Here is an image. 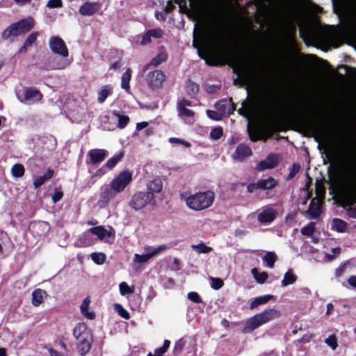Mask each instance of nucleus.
I'll return each instance as SVG.
<instances>
[{
	"mask_svg": "<svg viewBox=\"0 0 356 356\" xmlns=\"http://www.w3.org/2000/svg\"><path fill=\"white\" fill-rule=\"evenodd\" d=\"M119 291L121 296L133 294L135 291L134 286H129L127 282H122L119 284Z\"/></svg>",
	"mask_w": 356,
	"mask_h": 356,
	"instance_id": "nucleus-31",
	"label": "nucleus"
},
{
	"mask_svg": "<svg viewBox=\"0 0 356 356\" xmlns=\"http://www.w3.org/2000/svg\"><path fill=\"white\" fill-rule=\"evenodd\" d=\"M334 309V306L332 303H328L327 305V311L326 314L329 315Z\"/></svg>",
	"mask_w": 356,
	"mask_h": 356,
	"instance_id": "nucleus-62",
	"label": "nucleus"
},
{
	"mask_svg": "<svg viewBox=\"0 0 356 356\" xmlns=\"http://www.w3.org/2000/svg\"><path fill=\"white\" fill-rule=\"evenodd\" d=\"M47 6L50 8H60L62 6L61 0H49Z\"/></svg>",
	"mask_w": 356,
	"mask_h": 356,
	"instance_id": "nucleus-52",
	"label": "nucleus"
},
{
	"mask_svg": "<svg viewBox=\"0 0 356 356\" xmlns=\"http://www.w3.org/2000/svg\"><path fill=\"white\" fill-rule=\"evenodd\" d=\"M147 192L153 196L154 193H159L163 189V182L161 179L156 178L147 184Z\"/></svg>",
	"mask_w": 356,
	"mask_h": 356,
	"instance_id": "nucleus-17",
	"label": "nucleus"
},
{
	"mask_svg": "<svg viewBox=\"0 0 356 356\" xmlns=\"http://www.w3.org/2000/svg\"><path fill=\"white\" fill-rule=\"evenodd\" d=\"M273 298V296L271 295H265L262 296H259L257 298H255L250 304V308L252 309H255L258 306L261 305H264L266 302H268L269 300Z\"/></svg>",
	"mask_w": 356,
	"mask_h": 356,
	"instance_id": "nucleus-28",
	"label": "nucleus"
},
{
	"mask_svg": "<svg viewBox=\"0 0 356 356\" xmlns=\"http://www.w3.org/2000/svg\"><path fill=\"white\" fill-rule=\"evenodd\" d=\"M187 88L188 90H191L192 92H196L199 90L198 86L193 82H188Z\"/></svg>",
	"mask_w": 356,
	"mask_h": 356,
	"instance_id": "nucleus-56",
	"label": "nucleus"
},
{
	"mask_svg": "<svg viewBox=\"0 0 356 356\" xmlns=\"http://www.w3.org/2000/svg\"><path fill=\"white\" fill-rule=\"evenodd\" d=\"M24 96L26 101L30 103L38 102L42 99V95L40 92L32 88L27 89Z\"/></svg>",
	"mask_w": 356,
	"mask_h": 356,
	"instance_id": "nucleus-23",
	"label": "nucleus"
},
{
	"mask_svg": "<svg viewBox=\"0 0 356 356\" xmlns=\"http://www.w3.org/2000/svg\"><path fill=\"white\" fill-rule=\"evenodd\" d=\"M166 248L165 245H161L158 247L149 249V250L145 254H135L134 256V261L137 264L147 263L149 259L164 251Z\"/></svg>",
	"mask_w": 356,
	"mask_h": 356,
	"instance_id": "nucleus-9",
	"label": "nucleus"
},
{
	"mask_svg": "<svg viewBox=\"0 0 356 356\" xmlns=\"http://www.w3.org/2000/svg\"><path fill=\"white\" fill-rule=\"evenodd\" d=\"M113 114L118 118L117 127L119 129H124L129 122V118L127 115H121L120 113L114 111Z\"/></svg>",
	"mask_w": 356,
	"mask_h": 356,
	"instance_id": "nucleus-33",
	"label": "nucleus"
},
{
	"mask_svg": "<svg viewBox=\"0 0 356 356\" xmlns=\"http://www.w3.org/2000/svg\"><path fill=\"white\" fill-rule=\"evenodd\" d=\"M92 260L98 265L103 264L106 260V255L102 252H94L91 254Z\"/></svg>",
	"mask_w": 356,
	"mask_h": 356,
	"instance_id": "nucleus-41",
	"label": "nucleus"
},
{
	"mask_svg": "<svg viewBox=\"0 0 356 356\" xmlns=\"http://www.w3.org/2000/svg\"><path fill=\"white\" fill-rule=\"evenodd\" d=\"M107 155V151L102 149H93L88 152L89 163L91 164H96L103 161Z\"/></svg>",
	"mask_w": 356,
	"mask_h": 356,
	"instance_id": "nucleus-13",
	"label": "nucleus"
},
{
	"mask_svg": "<svg viewBox=\"0 0 356 356\" xmlns=\"http://www.w3.org/2000/svg\"><path fill=\"white\" fill-rule=\"evenodd\" d=\"M296 276L293 274V270L289 269L284 275L282 280V285L283 286H286L288 285L293 284L296 282Z\"/></svg>",
	"mask_w": 356,
	"mask_h": 356,
	"instance_id": "nucleus-30",
	"label": "nucleus"
},
{
	"mask_svg": "<svg viewBox=\"0 0 356 356\" xmlns=\"http://www.w3.org/2000/svg\"><path fill=\"white\" fill-rule=\"evenodd\" d=\"M132 181V173L124 170L116 175L110 182L109 187L115 193H122Z\"/></svg>",
	"mask_w": 356,
	"mask_h": 356,
	"instance_id": "nucleus-6",
	"label": "nucleus"
},
{
	"mask_svg": "<svg viewBox=\"0 0 356 356\" xmlns=\"http://www.w3.org/2000/svg\"><path fill=\"white\" fill-rule=\"evenodd\" d=\"M321 202L319 199H313L309 205V209L306 212L312 218H317L321 212Z\"/></svg>",
	"mask_w": 356,
	"mask_h": 356,
	"instance_id": "nucleus-18",
	"label": "nucleus"
},
{
	"mask_svg": "<svg viewBox=\"0 0 356 356\" xmlns=\"http://www.w3.org/2000/svg\"><path fill=\"white\" fill-rule=\"evenodd\" d=\"M154 197L149 193L138 191L135 193L129 202L130 208L136 211H140L149 205Z\"/></svg>",
	"mask_w": 356,
	"mask_h": 356,
	"instance_id": "nucleus-7",
	"label": "nucleus"
},
{
	"mask_svg": "<svg viewBox=\"0 0 356 356\" xmlns=\"http://www.w3.org/2000/svg\"><path fill=\"white\" fill-rule=\"evenodd\" d=\"M210 280L211 286L215 290L220 289L223 286V281L220 278L211 277Z\"/></svg>",
	"mask_w": 356,
	"mask_h": 356,
	"instance_id": "nucleus-46",
	"label": "nucleus"
},
{
	"mask_svg": "<svg viewBox=\"0 0 356 356\" xmlns=\"http://www.w3.org/2000/svg\"><path fill=\"white\" fill-rule=\"evenodd\" d=\"M53 173H54L53 170L48 169L47 170V172L42 176H39L38 177H37L33 182V185H34L35 188H39L42 184H44V183L47 179H51L53 176Z\"/></svg>",
	"mask_w": 356,
	"mask_h": 356,
	"instance_id": "nucleus-27",
	"label": "nucleus"
},
{
	"mask_svg": "<svg viewBox=\"0 0 356 356\" xmlns=\"http://www.w3.org/2000/svg\"><path fill=\"white\" fill-rule=\"evenodd\" d=\"M254 278L259 284H263L267 280L268 275L266 272H259L256 268L251 270Z\"/></svg>",
	"mask_w": 356,
	"mask_h": 356,
	"instance_id": "nucleus-34",
	"label": "nucleus"
},
{
	"mask_svg": "<svg viewBox=\"0 0 356 356\" xmlns=\"http://www.w3.org/2000/svg\"><path fill=\"white\" fill-rule=\"evenodd\" d=\"M152 38H160L163 36V32L160 29H151L147 31Z\"/></svg>",
	"mask_w": 356,
	"mask_h": 356,
	"instance_id": "nucleus-49",
	"label": "nucleus"
},
{
	"mask_svg": "<svg viewBox=\"0 0 356 356\" xmlns=\"http://www.w3.org/2000/svg\"><path fill=\"white\" fill-rule=\"evenodd\" d=\"M230 59H231V62L236 65H239V62H240V56L236 54V53H232V54L230 55Z\"/></svg>",
	"mask_w": 356,
	"mask_h": 356,
	"instance_id": "nucleus-55",
	"label": "nucleus"
},
{
	"mask_svg": "<svg viewBox=\"0 0 356 356\" xmlns=\"http://www.w3.org/2000/svg\"><path fill=\"white\" fill-rule=\"evenodd\" d=\"M122 66V64L120 61H115L113 63H112L110 66V68L113 70H119Z\"/></svg>",
	"mask_w": 356,
	"mask_h": 356,
	"instance_id": "nucleus-60",
	"label": "nucleus"
},
{
	"mask_svg": "<svg viewBox=\"0 0 356 356\" xmlns=\"http://www.w3.org/2000/svg\"><path fill=\"white\" fill-rule=\"evenodd\" d=\"M152 42V38L149 36L148 31H147L142 38L140 41L141 45H146Z\"/></svg>",
	"mask_w": 356,
	"mask_h": 356,
	"instance_id": "nucleus-53",
	"label": "nucleus"
},
{
	"mask_svg": "<svg viewBox=\"0 0 356 356\" xmlns=\"http://www.w3.org/2000/svg\"><path fill=\"white\" fill-rule=\"evenodd\" d=\"M77 341L78 350L79 353L82 356L86 355L90 350L92 337L89 339L83 338L81 340H79Z\"/></svg>",
	"mask_w": 356,
	"mask_h": 356,
	"instance_id": "nucleus-20",
	"label": "nucleus"
},
{
	"mask_svg": "<svg viewBox=\"0 0 356 356\" xmlns=\"http://www.w3.org/2000/svg\"><path fill=\"white\" fill-rule=\"evenodd\" d=\"M49 47L54 54L63 56H67V48L63 39L57 36H52L49 38Z\"/></svg>",
	"mask_w": 356,
	"mask_h": 356,
	"instance_id": "nucleus-10",
	"label": "nucleus"
},
{
	"mask_svg": "<svg viewBox=\"0 0 356 356\" xmlns=\"http://www.w3.org/2000/svg\"><path fill=\"white\" fill-rule=\"evenodd\" d=\"M325 343L332 350H335L338 346L337 337L334 335H330L325 339Z\"/></svg>",
	"mask_w": 356,
	"mask_h": 356,
	"instance_id": "nucleus-44",
	"label": "nucleus"
},
{
	"mask_svg": "<svg viewBox=\"0 0 356 356\" xmlns=\"http://www.w3.org/2000/svg\"><path fill=\"white\" fill-rule=\"evenodd\" d=\"M348 282L352 287H356V276H351L348 278Z\"/></svg>",
	"mask_w": 356,
	"mask_h": 356,
	"instance_id": "nucleus-61",
	"label": "nucleus"
},
{
	"mask_svg": "<svg viewBox=\"0 0 356 356\" xmlns=\"http://www.w3.org/2000/svg\"><path fill=\"white\" fill-rule=\"evenodd\" d=\"M34 25V21L32 18L22 19L17 22L11 24L8 28L3 31L2 37L7 39L10 36H18L21 34L29 31Z\"/></svg>",
	"mask_w": 356,
	"mask_h": 356,
	"instance_id": "nucleus-5",
	"label": "nucleus"
},
{
	"mask_svg": "<svg viewBox=\"0 0 356 356\" xmlns=\"http://www.w3.org/2000/svg\"><path fill=\"white\" fill-rule=\"evenodd\" d=\"M90 304V298L89 297L86 298L83 300V302L80 306V310H81V314L85 317H86L88 319L92 320L95 317V314L92 311H90V312L88 311Z\"/></svg>",
	"mask_w": 356,
	"mask_h": 356,
	"instance_id": "nucleus-21",
	"label": "nucleus"
},
{
	"mask_svg": "<svg viewBox=\"0 0 356 356\" xmlns=\"http://www.w3.org/2000/svg\"><path fill=\"white\" fill-rule=\"evenodd\" d=\"M73 334L77 341L81 340L83 338L89 339L92 337L90 331L87 328L86 325L84 323H79L74 327Z\"/></svg>",
	"mask_w": 356,
	"mask_h": 356,
	"instance_id": "nucleus-16",
	"label": "nucleus"
},
{
	"mask_svg": "<svg viewBox=\"0 0 356 356\" xmlns=\"http://www.w3.org/2000/svg\"><path fill=\"white\" fill-rule=\"evenodd\" d=\"M188 298L193 302L200 303L202 300L200 296L196 292H190L188 293Z\"/></svg>",
	"mask_w": 356,
	"mask_h": 356,
	"instance_id": "nucleus-51",
	"label": "nucleus"
},
{
	"mask_svg": "<svg viewBox=\"0 0 356 356\" xmlns=\"http://www.w3.org/2000/svg\"><path fill=\"white\" fill-rule=\"evenodd\" d=\"M25 169L22 164H15L11 168V174L15 178L22 177L24 175Z\"/></svg>",
	"mask_w": 356,
	"mask_h": 356,
	"instance_id": "nucleus-37",
	"label": "nucleus"
},
{
	"mask_svg": "<svg viewBox=\"0 0 356 356\" xmlns=\"http://www.w3.org/2000/svg\"><path fill=\"white\" fill-rule=\"evenodd\" d=\"M46 296V292L41 289L35 290L32 293V304L34 306H38L43 300L44 297Z\"/></svg>",
	"mask_w": 356,
	"mask_h": 356,
	"instance_id": "nucleus-29",
	"label": "nucleus"
},
{
	"mask_svg": "<svg viewBox=\"0 0 356 356\" xmlns=\"http://www.w3.org/2000/svg\"><path fill=\"white\" fill-rule=\"evenodd\" d=\"M167 59V54L165 51H161L156 56L152 58L149 65L157 66Z\"/></svg>",
	"mask_w": 356,
	"mask_h": 356,
	"instance_id": "nucleus-40",
	"label": "nucleus"
},
{
	"mask_svg": "<svg viewBox=\"0 0 356 356\" xmlns=\"http://www.w3.org/2000/svg\"><path fill=\"white\" fill-rule=\"evenodd\" d=\"M193 46L203 58L220 54L225 47L223 35L220 30L213 27L202 26L197 30L195 24Z\"/></svg>",
	"mask_w": 356,
	"mask_h": 356,
	"instance_id": "nucleus-1",
	"label": "nucleus"
},
{
	"mask_svg": "<svg viewBox=\"0 0 356 356\" xmlns=\"http://www.w3.org/2000/svg\"><path fill=\"white\" fill-rule=\"evenodd\" d=\"M337 180L343 207H349L348 215L356 218V165L343 166L338 172Z\"/></svg>",
	"mask_w": 356,
	"mask_h": 356,
	"instance_id": "nucleus-2",
	"label": "nucleus"
},
{
	"mask_svg": "<svg viewBox=\"0 0 356 356\" xmlns=\"http://www.w3.org/2000/svg\"><path fill=\"white\" fill-rule=\"evenodd\" d=\"M277 256L273 252H267L263 258L264 261L266 263L267 266L270 268H273Z\"/></svg>",
	"mask_w": 356,
	"mask_h": 356,
	"instance_id": "nucleus-39",
	"label": "nucleus"
},
{
	"mask_svg": "<svg viewBox=\"0 0 356 356\" xmlns=\"http://www.w3.org/2000/svg\"><path fill=\"white\" fill-rule=\"evenodd\" d=\"M278 164V157L276 155H269L265 160L260 161L256 166L258 171L271 169Z\"/></svg>",
	"mask_w": 356,
	"mask_h": 356,
	"instance_id": "nucleus-15",
	"label": "nucleus"
},
{
	"mask_svg": "<svg viewBox=\"0 0 356 356\" xmlns=\"http://www.w3.org/2000/svg\"><path fill=\"white\" fill-rule=\"evenodd\" d=\"M251 154L252 151L248 147L241 145L237 147L234 158L236 159L242 160L251 155Z\"/></svg>",
	"mask_w": 356,
	"mask_h": 356,
	"instance_id": "nucleus-25",
	"label": "nucleus"
},
{
	"mask_svg": "<svg viewBox=\"0 0 356 356\" xmlns=\"http://www.w3.org/2000/svg\"><path fill=\"white\" fill-rule=\"evenodd\" d=\"M113 92V88L111 86L105 85L101 88L97 92V101L99 104H103L106 98Z\"/></svg>",
	"mask_w": 356,
	"mask_h": 356,
	"instance_id": "nucleus-22",
	"label": "nucleus"
},
{
	"mask_svg": "<svg viewBox=\"0 0 356 356\" xmlns=\"http://www.w3.org/2000/svg\"><path fill=\"white\" fill-rule=\"evenodd\" d=\"M346 223L343 220L335 218L332 222V229L338 232H344L346 230Z\"/></svg>",
	"mask_w": 356,
	"mask_h": 356,
	"instance_id": "nucleus-32",
	"label": "nucleus"
},
{
	"mask_svg": "<svg viewBox=\"0 0 356 356\" xmlns=\"http://www.w3.org/2000/svg\"><path fill=\"white\" fill-rule=\"evenodd\" d=\"M182 198L188 209L200 211L211 207L215 200V193L211 190H207L188 195H182Z\"/></svg>",
	"mask_w": 356,
	"mask_h": 356,
	"instance_id": "nucleus-3",
	"label": "nucleus"
},
{
	"mask_svg": "<svg viewBox=\"0 0 356 356\" xmlns=\"http://www.w3.org/2000/svg\"><path fill=\"white\" fill-rule=\"evenodd\" d=\"M15 3L18 5H24L26 3H29L31 0H14Z\"/></svg>",
	"mask_w": 356,
	"mask_h": 356,
	"instance_id": "nucleus-63",
	"label": "nucleus"
},
{
	"mask_svg": "<svg viewBox=\"0 0 356 356\" xmlns=\"http://www.w3.org/2000/svg\"><path fill=\"white\" fill-rule=\"evenodd\" d=\"M222 135V129L220 127L213 128L210 132V136L213 140L219 139Z\"/></svg>",
	"mask_w": 356,
	"mask_h": 356,
	"instance_id": "nucleus-45",
	"label": "nucleus"
},
{
	"mask_svg": "<svg viewBox=\"0 0 356 356\" xmlns=\"http://www.w3.org/2000/svg\"><path fill=\"white\" fill-rule=\"evenodd\" d=\"M189 106H191V102L188 100H181L178 103L179 116L185 120L191 122L193 118L194 113L191 110L188 108Z\"/></svg>",
	"mask_w": 356,
	"mask_h": 356,
	"instance_id": "nucleus-11",
	"label": "nucleus"
},
{
	"mask_svg": "<svg viewBox=\"0 0 356 356\" xmlns=\"http://www.w3.org/2000/svg\"><path fill=\"white\" fill-rule=\"evenodd\" d=\"M165 76L164 73L159 70L151 72L147 77V82L152 87H159L165 81Z\"/></svg>",
	"mask_w": 356,
	"mask_h": 356,
	"instance_id": "nucleus-12",
	"label": "nucleus"
},
{
	"mask_svg": "<svg viewBox=\"0 0 356 356\" xmlns=\"http://www.w3.org/2000/svg\"><path fill=\"white\" fill-rule=\"evenodd\" d=\"M88 232L97 236L102 241L113 243L115 238V232L111 226H97L88 229Z\"/></svg>",
	"mask_w": 356,
	"mask_h": 356,
	"instance_id": "nucleus-8",
	"label": "nucleus"
},
{
	"mask_svg": "<svg viewBox=\"0 0 356 356\" xmlns=\"http://www.w3.org/2000/svg\"><path fill=\"white\" fill-rule=\"evenodd\" d=\"M191 248L198 254H207L213 250L211 247L207 246L203 243L192 245Z\"/></svg>",
	"mask_w": 356,
	"mask_h": 356,
	"instance_id": "nucleus-36",
	"label": "nucleus"
},
{
	"mask_svg": "<svg viewBox=\"0 0 356 356\" xmlns=\"http://www.w3.org/2000/svg\"><path fill=\"white\" fill-rule=\"evenodd\" d=\"M116 194L111 187H106L101 193L99 203L102 205L108 204Z\"/></svg>",
	"mask_w": 356,
	"mask_h": 356,
	"instance_id": "nucleus-26",
	"label": "nucleus"
},
{
	"mask_svg": "<svg viewBox=\"0 0 356 356\" xmlns=\"http://www.w3.org/2000/svg\"><path fill=\"white\" fill-rule=\"evenodd\" d=\"M277 216V211L273 208H266L261 211L257 217L258 220L262 223L273 222Z\"/></svg>",
	"mask_w": 356,
	"mask_h": 356,
	"instance_id": "nucleus-14",
	"label": "nucleus"
},
{
	"mask_svg": "<svg viewBox=\"0 0 356 356\" xmlns=\"http://www.w3.org/2000/svg\"><path fill=\"white\" fill-rule=\"evenodd\" d=\"M207 115L209 118L215 120H220L222 117V114L221 113L210 110L207 111Z\"/></svg>",
	"mask_w": 356,
	"mask_h": 356,
	"instance_id": "nucleus-50",
	"label": "nucleus"
},
{
	"mask_svg": "<svg viewBox=\"0 0 356 356\" xmlns=\"http://www.w3.org/2000/svg\"><path fill=\"white\" fill-rule=\"evenodd\" d=\"M315 226L314 222H310L307 226L303 227L301 229V233L302 235L310 236L314 232Z\"/></svg>",
	"mask_w": 356,
	"mask_h": 356,
	"instance_id": "nucleus-43",
	"label": "nucleus"
},
{
	"mask_svg": "<svg viewBox=\"0 0 356 356\" xmlns=\"http://www.w3.org/2000/svg\"><path fill=\"white\" fill-rule=\"evenodd\" d=\"M279 316V312L273 309H266L247 320L243 328L244 333H248L259 326L268 323Z\"/></svg>",
	"mask_w": 356,
	"mask_h": 356,
	"instance_id": "nucleus-4",
	"label": "nucleus"
},
{
	"mask_svg": "<svg viewBox=\"0 0 356 356\" xmlns=\"http://www.w3.org/2000/svg\"><path fill=\"white\" fill-rule=\"evenodd\" d=\"M63 197V193H60V192H56L54 193V195H53L52 197V200L53 202L55 203V202H57L58 201H59Z\"/></svg>",
	"mask_w": 356,
	"mask_h": 356,
	"instance_id": "nucleus-59",
	"label": "nucleus"
},
{
	"mask_svg": "<svg viewBox=\"0 0 356 356\" xmlns=\"http://www.w3.org/2000/svg\"><path fill=\"white\" fill-rule=\"evenodd\" d=\"M38 35V32L31 33L25 40L24 44L28 47L31 46L35 42Z\"/></svg>",
	"mask_w": 356,
	"mask_h": 356,
	"instance_id": "nucleus-48",
	"label": "nucleus"
},
{
	"mask_svg": "<svg viewBox=\"0 0 356 356\" xmlns=\"http://www.w3.org/2000/svg\"><path fill=\"white\" fill-rule=\"evenodd\" d=\"M169 142H170V143L173 144V145H182L186 147H191V144L188 142L185 141V140H181L178 138H170Z\"/></svg>",
	"mask_w": 356,
	"mask_h": 356,
	"instance_id": "nucleus-47",
	"label": "nucleus"
},
{
	"mask_svg": "<svg viewBox=\"0 0 356 356\" xmlns=\"http://www.w3.org/2000/svg\"><path fill=\"white\" fill-rule=\"evenodd\" d=\"M114 308L115 311L118 312V314L122 317L123 318L128 320L130 318V315L129 312L124 309V307L118 303H116L114 305Z\"/></svg>",
	"mask_w": 356,
	"mask_h": 356,
	"instance_id": "nucleus-42",
	"label": "nucleus"
},
{
	"mask_svg": "<svg viewBox=\"0 0 356 356\" xmlns=\"http://www.w3.org/2000/svg\"><path fill=\"white\" fill-rule=\"evenodd\" d=\"M132 76V70L130 68L126 70L121 77V88L126 90L127 92H130L129 82Z\"/></svg>",
	"mask_w": 356,
	"mask_h": 356,
	"instance_id": "nucleus-24",
	"label": "nucleus"
},
{
	"mask_svg": "<svg viewBox=\"0 0 356 356\" xmlns=\"http://www.w3.org/2000/svg\"><path fill=\"white\" fill-rule=\"evenodd\" d=\"M99 9L98 4L87 2L80 7L79 12L83 15H91L97 13Z\"/></svg>",
	"mask_w": 356,
	"mask_h": 356,
	"instance_id": "nucleus-19",
	"label": "nucleus"
},
{
	"mask_svg": "<svg viewBox=\"0 0 356 356\" xmlns=\"http://www.w3.org/2000/svg\"><path fill=\"white\" fill-rule=\"evenodd\" d=\"M259 188H260V186L259 185V181H257V183L250 184L247 187L248 191L249 193H253Z\"/></svg>",
	"mask_w": 356,
	"mask_h": 356,
	"instance_id": "nucleus-54",
	"label": "nucleus"
},
{
	"mask_svg": "<svg viewBox=\"0 0 356 356\" xmlns=\"http://www.w3.org/2000/svg\"><path fill=\"white\" fill-rule=\"evenodd\" d=\"M165 351L166 350H163V347H161L160 348L155 350L154 353L159 355H162Z\"/></svg>",
	"mask_w": 356,
	"mask_h": 356,
	"instance_id": "nucleus-64",
	"label": "nucleus"
},
{
	"mask_svg": "<svg viewBox=\"0 0 356 356\" xmlns=\"http://www.w3.org/2000/svg\"><path fill=\"white\" fill-rule=\"evenodd\" d=\"M123 156L124 152H119L117 155L113 156L107 161L106 163V167H108L110 169L114 168L116 165V164L122 159Z\"/></svg>",
	"mask_w": 356,
	"mask_h": 356,
	"instance_id": "nucleus-38",
	"label": "nucleus"
},
{
	"mask_svg": "<svg viewBox=\"0 0 356 356\" xmlns=\"http://www.w3.org/2000/svg\"><path fill=\"white\" fill-rule=\"evenodd\" d=\"M148 126L147 122H141L136 124V130L140 131Z\"/></svg>",
	"mask_w": 356,
	"mask_h": 356,
	"instance_id": "nucleus-58",
	"label": "nucleus"
},
{
	"mask_svg": "<svg viewBox=\"0 0 356 356\" xmlns=\"http://www.w3.org/2000/svg\"><path fill=\"white\" fill-rule=\"evenodd\" d=\"M300 169V166L298 164H294L292 166L291 172L289 174V176L291 178H292Z\"/></svg>",
	"mask_w": 356,
	"mask_h": 356,
	"instance_id": "nucleus-57",
	"label": "nucleus"
},
{
	"mask_svg": "<svg viewBox=\"0 0 356 356\" xmlns=\"http://www.w3.org/2000/svg\"><path fill=\"white\" fill-rule=\"evenodd\" d=\"M259 181V185L261 189L270 190L273 188L276 185V181L273 178H268L266 179H261Z\"/></svg>",
	"mask_w": 356,
	"mask_h": 356,
	"instance_id": "nucleus-35",
	"label": "nucleus"
}]
</instances>
